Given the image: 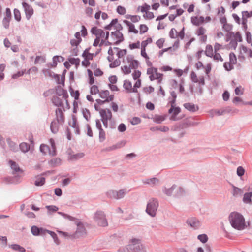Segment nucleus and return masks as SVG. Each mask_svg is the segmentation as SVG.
I'll return each mask as SVG.
<instances>
[{
    "label": "nucleus",
    "mask_w": 252,
    "mask_h": 252,
    "mask_svg": "<svg viewBox=\"0 0 252 252\" xmlns=\"http://www.w3.org/2000/svg\"><path fill=\"white\" fill-rule=\"evenodd\" d=\"M153 119L154 121L157 124H160L165 119L163 116L160 115H155Z\"/></svg>",
    "instance_id": "obj_42"
},
{
    "label": "nucleus",
    "mask_w": 252,
    "mask_h": 252,
    "mask_svg": "<svg viewBox=\"0 0 252 252\" xmlns=\"http://www.w3.org/2000/svg\"><path fill=\"white\" fill-rule=\"evenodd\" d=\"M245 171V170L242 166H239L237 168V175L239 177H242L244 175Z\"/></svg>",
    "instance_id": "obj_51"
},
{
    "label": "nucleus",
    "mask_w": 252,
    "mask_h": 252,
    "mask_svg": "<svg viewBox=\"0 0 252 252\" xmlns=\"http://www.w3.org/2000/svg\"><path fill=\"white\" fill-rule=\"evenodd\" d=\"M229 220L232 227L237 230H241L246 228L245 219L238 212H231L229 216Z\"/></svg>",
    "instance_id": "obj_1"
},
{
    "label": "nucleus",
    "mask_w": 252,
    "mask_h": 252,
    "mask_svg": "<svg viewBox=\"0 0 252 252\" xmlns=\"http://www.w3.org/2000/svg\"><path fill=\"white\" fill-rule=\"evenodd\" d=\"M184 107L188 111L191 112H195L197 111L199 108L197 105H196L191 103H186L184 104Z\"/></svg>",
    "instance_id": "obj_19"
},
{
    "label": "nucleus",
    "mask_w": 252,
    "mask_h": 252,
    "mask_svg": "<svg viewBox=\"0 0 252 252\" xmlns=\"http://www.w3.org/2000/svg\"><path fill=\"white\" fill-rule=\"evenodd\" d=\"M22 5L25 13L26 18L27 20H29L33 14V9L31 5L26 2L23 1Z\"/></svg>",
    "instance_id": "obj_10"
},
{
    "label": "nucleus",
    "mask_w": 252,
    "mask_h": 252,
    "mask_svg": "<svg viewBox=\"0 0 252 252\" xmlns=\"http://www.w3.org/2000/svg\"><path fill=\"white\" fill-rule=\"evenodd\" d=\"M45 207L48 210V213L49 214L52 212H55L59 209V208L55 205H47Z\"/></svg>",
    "instance_id": "obj_36"
},
{
    "label": "nucleus",
    "mask_w": 252,
    "mask_h": 252,
    "mask_svg": "<svg viewBox=\"0 0 252 252\" xmlns=\"http://www.w3.org/2000/svg\"><path fill=\"white\" fill-rule=\"evenodd\" d=\"M231 35L235 36L234 40H236L237 41H237H238V42L242 41V38L241 35L239 32H237L235 35H234V32H229V33H227V34L226 35V40L227 42H228L230 40V39L231 37Z\"/></svg>",
    "instance_id": "obj_21"
},
{
    "label": "nucleus",
    "mask_w": 252,
    "mask_h": 252,
    "mask_svg": "<svg viewBox=\"0 0 252 252\" xmlns=\"http://www.w3.org/2000/svg\"><path fill=\"white\" fill-rule=\"evenodd\" d=\"M150 130L152 131L159 130L162 132H166L168 131L169 130V129L167 126H156L151 127Z\"/></svg>",
    "instance_id": "obj_26"
},
{
    "label": "nucleus",
    "mask_w": 252,
    "mask_h": 252,
    "mask_svg": "<svg viewBox=\"0 0 252 252\" xmlns=\"http://www.w3.org/2000/svg\"><path fill=\"white\" fill-rule=\"evenodd\" d=\"M60 58L62 59L61 61H63L64 60V58L61 56H55L53 58V63L52 64V67H56L57 65L58 62H60V60H59Z\"/></svg>",
    "instance_id": "obj_33"
},
{
    "label": "nucleus",
    "mask_w": 252,
    "mask_h": 252,
    "mask_svg": "<svg viewBox=\"0 0 252 252\" xmlns=\"http://www.w3.org/2000/svg\"><path fill=\"white\" fill-rule=\"evenodd\" d=\"M70 95L72 97H73L75 100H78L80 95V92L78 90L74 91L72 88L69 89Z\"/></svg>",
    "instance_id": "obj_31"
},
{
    "label": "nucleus",
    "mask_w": 252,
    "mask_h": 252,
    "mask_svg": "<svg viewBox=\"0 0 252 252\" xmlns=\"http://www.w3.org/2000/svg\"><path fill=\"white\" fill-rule=\"evenodd\" d=\"M19 149L24 153L27 152L30 150V145L25 142H22L19 145Z\"/></svg>",
    "instance_id": "obj_30"
},
{
    "label": "nucleus",
    "mask_w": 252,
    "mask_h": 252,
    "mask_svg": "<svg viewBox=\"0 0 252 252\" xmlns=\"http://www.w3.org/2000/svg\"><path fill=\"white\" fill-rule=\"evenodd\" d=\"M142 182L144 184H148L153 187L158 184L159 179L157 178L154 177L150 179L143 180Z\"/></svg>",
    "instance_id": "obj_18"
},
{
    "label": "nucleus",
    "mask_w": 252,
    "mask_h": 252,
    "mask_svg": "<svg viewBox=\"0 0 252 252\" xmlns=\"http://www.w3.org/2000/svg\"><path fill=\"white\" fill-rule=\"evenodd\" d=\"M178 32L175 28H172L169 32V36L171 38H175L177 36Z\"/></svg>",
    "instance_id": "obj_50"
},
{
    "label": "nucleus",
    "mask_w": 252,
    "mask_h": 252,
    "mask_svg": "<svg viewBox=\"0 0 252 252\" xmlns=\"http://www.w3.org/2000/svg\"><path fill=\"white\" fill-rule=\"evenodd\" d=\"M8 144L11 151L15 152L18 151L19 148L15 142L12 141H8Z\"/></svg>",
    "instance_id": "obj_34"
},
{
    "label": "nucleus",
    "mask_w": 252,
    "mask_h": 252,
    "mask_svg": "<svg viewBox=\"0 0 252 252\" xmlns=\"http://www.w3.org/2000/svg\"><path fill=\"white\" fill-rule=\"evenodd\" d=\"M131 244L128 245V248L130 249L131 252H146L144 247L141 243L140 240L134 238L131 240Z\"/></svg>",
    "instance_id": "obj_5"
},
{
    "label": "nucleus",
    "mask_w": 252,
    "mask_h": 252,
    "mask_svg": "<svg viewBox=\"0 0 252 252\" xmlns=\"http://www.w3.org/2000/svg\"><path fill=\"white\" fill-rule=\"evenodd\" d=\"M58 214L63 216L64 218L68 219L71 221H73L75 219L74 217L62 212H58Z\"/></svg>",
    "instance_id": "obj_46"
},
{
    "label": "nucleus",
    "mask_w": 252,
    "mask_h": 252,
    "mask_svg": "<svg viewBox=\"0 0 252 252\" xmlns=\"http://www.w3.org/2000/svg\"><path fill=\"white\" fill-rule=\"evenodd\" d=\"M99 93L98 87L96 85H93L90 88V94H96Z\"/></svg>",
    "instance_id": "obj_45"
},
{
    "label": "nucleus",
    "mask_w": 252,
    "mask_h": 252,
    "mask_svg": "<svg viewBox=\"0 0 252 252\" xmlns=\"http://www.w3.org/2000/svg\"><path fill=\"white\" fill-rule=\"evenodd\" d=\"M125 142L123 143V142H121L118 143L115 145L110 146V149H111L112 150H115L117 149L120 148L122 147L123 146H124L125 145Z\"/></svg>",
    "instance_id": "obj_44"
},
{
    "label": "nucleus",
    "mask_w": 252,
    "mask_h": 252,
    "mask_svg": "<svg viewBox=\"0 0 252 252\" xmlns=\"http://www.w3.org/2000/svg\"><path fill=\"white\" fill-rule=\"evenodd\" d=\"M121 69L125 74H128L130 73L131 69L130 67V66L125 65L124 66L121 67Z\"/></svg>",
    "instance_id": "obj_59"
},
{
    "label": "nucleus",
    "mask_w": 252,
    "mask_h": 252,
    "mask_svg": "<svg viewBox=\"0 0 252 252\" xmlns=\"http://www.w3.org/2000/svg\"><path fill=\"white\" fill-rule=\"evenodd\" d=\"M100 115L102 118H107L108 120H111L112 117V113L108 109L107 110H101L100 111Z\"/></svg>",
    "instance_id": "obj_20"
},
{
    "label": "nucleus",
    "mask_w": 252,
    "mask_h": 252,
    "mask_svg": "<svg viewBox=\"0 0 252 252\" xmlns=\"http://www.w3.org/2000/svg\"><path fill=\"white\" fill-rule=\"evenodd\" d=\"M45 183V178L43 177H37L36 180L35 181L34 184L36 186H42Z\"/></svg>",
    "instance_id": "obj_32"
},
{
    "label": "nucleus",
    "mask_w": 252,
    "mask_h": 252,
    "mask_svg": "<svg viewBox=\"0 0 252 252\" xmlns=\"http://www.w3.org/2000/svg\"><path fill=\"white\" fill-rule=\"evenodd\" d=\"M111 36L114 40H116L114 45H118L124 40L123 33L118 31L111 32Z\"/></svg>",
    "instance_id": "obj_8"
},
{
    "label": "nucleus",
    "mask_w": 252,
    "mask_h": 252,
    "mask_svg": "<svg viewBox=\"0 0 252 252\" xmlns=\"http://www.w3.org/2000/svg\"><path fill=\"white\" fill-rule=\"evenodd\" d=\"M123 87L125 88L127 93H137L138 92L137 89L132 88L131 82L127 80H124Z\"/></svg>",
    "instance_id": "obj_14"
},
{
    "label": "nucleus",
    "mask_w": 252,
    "mask_h": 252,
    "mask_svg": "<svg viewBox=\"0 0 252 252\" xmlns=\"http://www.w3.org/2000/svg\"><path fill=\"white\" fill-rule=\"evenodd\" d=\"M26 72V69L17 72L16 73L14 74L12 76V78L17 79L19 77L22 76Z\"/></svg>",
    "instance_id": "obj_49"
},
{
    "label": "nucleus",
    "mask_w": 252,
    "mask_h": 252,
    "mask_svg": "<svg viewBox=\"0 0 252 252\" xmlns=\"http://www.w3.org/2000/svg\"><path fill=\"white\" fill-rule=\"evenodd\" d=\"M61 162V160L59 158H53L49 161V163L53 167H56L60 165Z\"/></svg>",
    "instance_id": "obj_35"
},
{
    "label": "nucleus",
    "mask_w": 252,
    "mask_h": 252,
    "mask_svg": "<svg viewBox=\"0 0 252 252\" xmlns=\"http://www.w3.org/2000/svg\"><path fill=\"white\" fill-rule=\"evenodd\" d=\"M91 32L92 34L95 35L96 37H98L99 38H104L105 32L103 30L98 29L97 27H93L91 29Z\"/></svg>",
    "instance_id": "obj_12"
},
{
    "label": "nucleus",
    "mask_w": 252,
    "mask_h": 252,
    "mask_svg": "<svg viewBox=\"0 0 252 252\" xmlns=\"http://www.w3.org/2000/svg\"><path fill=\"white\" fill-rule=\"evenodd\" d=\"M12 19V14L9 8H6L5 12L4 14V17L2 21V25L6 29L9 28L10 22Z\"/></svg>",
    "instance_id": "obj_7"
},
{
    "label": "nucleus",
    "mask_w": 252,
    "mask_h": 252,
    "mask_svg": "<svg viewBox=\"0 0 252 252\" xmlns=\"http://www.w3.org/2000/svg\"><path fill=\"white\" fill-rule=\"evenodd\" d=\"M81 41H82V39H80L79 40H77V39L76 40V39H73L70 40V44L72 46L77 47V46L80 44V43Z\"/></svg>",
    "instance_id": "obj_62"
},
{
    "label": "nucleus",
    "mask_w": 252,
    "mask_h": 252,
    "mask_svg": "<svg viewBox=\"0 0 252 252\" xmlns=\"http://www.w3.org/2000/svg\"><path fill=\"white\" fill-rule=\"evenodd\" d=\"M72 123H69V125L71 127H73V128H75L79 126L78 124H77V120L75 116H72Z\"/></svg>",
    "instance_id": "obj_57"
},
{
    "label": "nucleus",
    "mask_w": 252,
    "mask_h": 252,
    "mask_svg": "<svg viewBox=\"0 0 252 252\" xmlns=\"http://www.w3.org/2000/svg\"><path fill=\"white\" fill-rule=\"evenodd\" d=\"M128 32H133L135 34H137L138 32V31L135 28V26L132 23L128 26Z\"/></svg>",
    "instance_id": "obj_60"
},
{
    "label": "nucleus",
    "mask_w": 252,
    "mask_h": 252,
    "mask_svg": "<svg viewBox=\"0 0 252 252\" xmlns=\"http://www.w3.org/2000/svg\"><path fill=\"white\" fill-rule=\"evenodd\" d=\"M242 18H250L252 16V11L249 12L248 11H244L242 12Z\"/></svg>",
    "instance_id": "obj_63"
},
{
    "label": "nucleus",
    "mask_w": 252,
    "mask_h": 252,
    "mask_svg": "<svg viewBox=\"0 0 252 252\" xmlns=\"http://www.w3.org/2000/svg\"><path fill=\"white\" fill-rule=\"evenodd\" d=\"M46 233L50 235L56 244L59 245L60 244V241L58 238L57 235L54 232L46 229L45 234Z\"/></svg>",
    "instance_id": "obj_27"
},
{
    "label": "nucleus",
    "mask_w": 252,
    "mask_h": 252,
    "mask_svg": "<svg viewBox=\"0 0 252 252\" xmlns=\"http://www.w3.org/2000/svg\"><path fill=\"white\" fill-rule=\"evenodd\" d=\"M56 94L58 96H63L62 98L66 99L68 97V94L66 90L63 89L60 86L56 88Z\"/></svg>",
    "instance_id": "obj_13"
},
{
    "label": "nucleus",
    "mask_w": 252,
    "mask_h": 252,
    "mask_svg": "<svg viewBox=\"0 0 252 252\" xmlns=\"http://www.w3.org/2000/svg\"><path fill=\"white\" fill-rule=\"evenodd\" d=\"M152 42L151 38L149 37L146 40L143 41L141 43V48H145L147 45Z\"/></svg>",
    "instance_id": "obj_55"
},
{
    "label": "nucleus",
    "mask_w": 252,
    "mask_h": 252,
    "mask_svg": "<svg viewBox=\"0 0 252 252\" xmlns=\"http://www.w3.org/2000/svg\"><path fill=\"white\" fill-rule=\"evenodd\" d=\"M13 12H14V19L17 22H20L21 20V13H20V11L18 9L15 8L14 9Z\"/></svg>",
    "instance_id": "obj_38"
},
{
    "label": "nucleus",
    "mask_w": 252,
    "mask_h": 252,
    "mask_svg": "<svg viewBox=\"0 0 252 252\" xmlns=\"http://www.w3.org/2000/svg\"><path fill=\"white\" fill-rule=\"evenodd\" d=\"M9 164L10 165L11 168L13 170V174H14L15 172L22 171V170L20 168L18 164H17L16 163V162H15L13 160H10L9 161Z\"/></svg>",
    "instance_id": "obj_24"
},
{
    "label": "nucleus",
    "mask_w": 252,
    "mask_h": 252,
    "mask_svg": "<svg viewBox=\"0 0 252 252\" xmlns=\"http://www.w3.org/2000/svg\"><path fill=\"white\" fill-rule=\"evenodd\" d=\"M223 67L227 71H230L234 68L233 65L228 62H225L224 63Z\"/></svg>",
    "instance_id": "obj_58"
},
{
    "label": "nucleus",
    "mask_w": 252,
    "mask_h": 252,
    "mask_svg": "<svg viewBox=\"0 0 252 252\" xmlns=\"http://www.w3.org/2000/svg\"><path fill=\"white\" fill-rule=\"evenodd\" d=\"M252 192L245 193L243 197V201L244 203L251 204L252 201Z\"/></svg>",
    "instance_id": "obj_23"
},
{
    "label": "nucleus",
    "mask_w": 252,
    "mask_h": 252,
    "mask_svg": "<svg viewBox=\"0 0 252 252\" xmlns=\"http://www.w3.org/2000/svg\"><path fill=\"white\" fill-rule=\"evenodd\" d=\"M99 139L101 142H103L106 139L105 132L103 129L99 130Z\"/></svg>",
    "instance_id": "obj_43"
},
{
    "label": "nucleus",
    "mask_w": 252,
    "mask_h": 252,
    "mask_svg": "<svg viewBox=\"0 0 252 252\" xmlns=\"http://www.w3.org/2000/svg\"><path fill=\"white\" fill-rule=\"evenodd\" d=\"M63 109L61 108H58L55 111L56 118L55 120L59 122L61 125H63L65 122V117Z\"/></svg>",
    "instance_id": "obj_11"
},
{
    "label": "nucleus",
    "mask_w": 252,
    "mask_h": 252,
    "mask_svg": "<svg viewBox=\"0 0 252 252\" xmlns=\"http://www.w3.org/2000/svg\"><path fill=\"white\" fill-rule=\"evenodd\" d=\"M129 191V190H127L126 189H123L119 191L110 190L106 192V195L109 198L119 200L124 198Z\"/></svg>",
    "instance_id": "obj_3"
},
{
    "label": "nucleus",
    "mask_w": 252,
    "mask_h": 252,
    "mask_svg": "<svg viewBox=\"0 0 252 252\" xmlns=\"http://www.w3.org/2000/svg\"><path fill=\"white\" fill-rule=\"evenodd\" d=\"M140 32L139 33L140 34H142L148 31V28L145 24H141L139 27Z\"/></svg>",
    "instance_id": "obj_47"
},
{
    "label": "nucleus",
    "mask_w": 252,
    "mask_h": 252,
    "mask_svg": "<svg viewBox=\"0 0 252 252\" xmlns=\"http://www.w3.org/2000/svg\"><path fill=\"white\" fill-rule=\"evenodd\" d=\"M121 62L119 60H115L109 64L110 68H113L119 66L120 65Z\"/></svg>",
    "instance_id": "obj_52"
},
{
    "label": "nucleus",
    "mask_w": 252,
    "mask_h": 252,
    "mask_svg": "<svg viewBox=\"0 0 252 252\" xmlns=\"http://www.w3.org/2000/svg\"><path fill=\"white\" fill-rule=\"evenodd\" d=\"M109 91L108 90L102 91L99 93V96L102 98H105L109 95Z\"/></svg>",
    "instance_id": "obj_54"
},
{
    "label": "nucleus",
    "mask_w": 252,
    "mask_h": 252,
    "mask_svg": "<svg viewBox=\"0 0 252 252\" xmlns=\"http://www.w3.org/2000/svg\"><path fill=\"white\" fill-rule=\"evenodd\" d=\"M86 234V229L83 224L79 222L77 224V228L76 232L69 237L73 239H77L84 236Z\"/></svg>",
    "instance_id": "obj_6"
},
{
    "label": "nucleus",
    "mask_w": 252,
    "mask_h": 252,
    "mask_svg": "<svg viewBox=\"0 0 252 252\" xmlns=\"http://www.w3.org/2000/svg\"><path fill=\"white\" fill-rule=\"evenodd\" d=\"M46 229L43 228H39L36 226H32L31 228V232L34 236L45 235Z\"/></svg>",
    "instance_id": "obj_15"
},
{
    "label": "nucleus",
    "mask_w": 252,
    "mask_h": 252,
    "mask_svg": "<svg viewBox=\"0 0 252 252\" xmlns=\"http://www.w3.org/2000/svg\"><path fill=\"white\" fill-rule=\"evenodd\" d=\"M177 188V186L175 185H173L171 188H164L163 189V192L166 194L168 196H171L175 188Z\"/></svg>",
    "instance_id": "obj_29"
},
{
    "label": "nucleus",
    "mask_w": 252,
    "mask_h": 252,
    "mask_svg": "<svg viewBox=\"0 0 252 252\" xmlns=\"http://www.w3.org/2000/svg\"><path fill=\"white\" fill-rule=\"evenodd\" d=\"M229 61L231 64H235L237 63V58L235 54L233 52H231L229 54Z\"/></svg>",
    "instance_id": "obj_39"
},
{
    "label": "nucleus",
    "mask_w": 252,
    "mask_h": 252,
    "mask_svg": "<svg viewBox=\"0 0 252 252\" xmlns=\"http://www.w3.org/2000/svg\"><path fill=\"white\" fill-rule=\"evenodd\" d=\"M185 194V191L184 189L181 187H178L177 189V192L175 194L176 197H180L183 195Z\"/></svg>",
    "instance_id": "obj_53"
},
{
    "label": "nucleus",
    "mask_w": 252,
    "mask_h": 252,
    "mask_svg": "<svg viewBox=\"0 0 252 252\" xmlns=\"http://www.w3.org/2000/svg\"><path fill=\"white\" fill-rule=\"evenodd\" d=\"M94 219L95 222L101 227H106L108 225L107 220L104 212L102 211H97L94 216Z\"/></svg>",
    "instance_id": "obj_4"
},
{
    "label": "nucleus",
    "mask_w": 252,
    "mask_h": 252,
    "mask_svg": "<svg viewBox=\"0 0 252 252\" xmlns=\"http://www.w3.org/2000/svg\"><path fill=\"white\" fill-rule=\"evenodd\" d=\"M52 102L57 107H60L61 108L64 109V105L62 99L57 96H53L52 98Z\"/></svg>",
    "instance_id": "obj_17"
},
{
    "label": "nucleus",
    "mask_w": 252,
    "mask_h": 252,
    "mask_svg": "<svg viewBox=\"0 0 252 252\" xmlns=\"http://www.w3.org/2000/svg\"><path fill=\"white\" fill-rule=\"evenodd\" d=\"M9 247L11 248L13 250L18 251L19 252H26L25 249L18 244H13L9 245Z\"/></svg>",
    "instance_id": "obj_25"
},
{
    "label": "nucleus",
    "mask_w": 252,
    "mask_h": 252,
    "mask_svg": "<svg viewBox=\"0 0 252 252\" xmlns=\"http://www.w3.org/2000/svg\"><path fill=\"white\" fill-rule=\"evenodd\" d=\"M213 48L211 45H207L206 47L205 55L211 57L213 56Z\"/></svg>",
    "instance_id": "obj_37"
},
{
    "label": "nucleus",
    "mask_w": 252,
    "mask_h": 252,
    "mask_svg": "<svg viewBox=\"0 0 252 252\" xmlns=\"http://www.w3.org/2000/svg\"><path fill=\"white\" fill-rule=\"evenodd\" d=\"M232 194L234 197H237L239 195H241L243 193V190L237 187L232 185Z\"/></svg>",
    "instance_id": "obj_28"
},
{
    "label": "nucleus",
    "mask_w": 252,
    "mask_h": 252,
    "mask_svg": "<svg viewBox=\"0 0 252 252\" xmlns=\"http://www.w3.org/2000/svg\"><path fill=\"white\" fill-rule=\"evenodd\" d=\"M158 207V201L156 198L150 199L147 204L146 209L147 213L151 217H155Z\"/></svg>",
    "instance_id": "obj_2"
},
{
    "label": "nucleus",
    "mask_w": 252,
    "mask_h": 252,
    "mask_svg": "<svg viewBox=\"0 0 252 252\" xmlns=\"http://www.w3.org/2000/svg\"><path fill=\"white\" fill-rule=\"evenodd\" d=\"M83 115L84 118L87 121H89L90 118V113L88 109H85L83 110Z\"/></svg>",
    "instance_id": "obj_48"
},
{
    "label": "nucleus",
    "mask_w": 252,
    "mask_h": 252,
    "mask_svg": "<svg viewBox=\"0 0 252 252\" xmlns=\"http://www.w3.org/2000/svg\"><path fill=\"white\" fill-rule=\"evenodd\" d=\"M187 224L189 225L191 228L194 230L199 229L201 225V222L195 217H191L189 218L186 221Z\"/></svg>",
    "instance_id": "obj_9"
},
{
    "label": "nucleus",
    "mask_w": 252,
    "mask_h": 252,
    "mask_svg": "<svg viewBox=\"0 0 252 252\" xmlns=\"http://www.w3.org/2000/svg\"><path fill=\"white\" fill-rule=\"evenodd\" d=\"M140 122L141 119L139 118L136 117H133L130 121L131 124L133 125H137L140 123Z\"/></svg>",
    "instance_id": "obj_64"
},
{
    "label": "nucleus",
    "mask_w": 252,
    "mask_h": 252,
    "mask_svg": "<svg viewBox=\"0 0 252 252\" xmlns=\"http://www.w3.org/2000/svg\"><path fill=\"white\" fill-rule=\"evenodd\" d=\"M60 125V122L55 119L52 121L50 124V129L53 133L55 134L58 132Z\"/></svg>",
    "instance_id": "obj_16"
},
{
    "label": "nucleus",
    "mask_w": 252,
    "mask_h": 252,
    "mask_svg": "<svg viewBox=\"0 0 252 252\" xmlns=\"http://www.w3.org/2000/svg\"><path fill=\"white\" fill-rule=\"evenodd\" d=\"M68 61L71 64H74L76 66L80 64V60L79 58H71L68 59Z\"/></svg>",
    "instance_id": "obj_40"
},
{
    "label": "nucleus",
    "mask_w": 252,
    "mask_h": 252,
    "mask_svg": "<svg viewBox=\"0 0 252 252\" xmlns=\"http://www.w3.org/2000/svg\"><path fill=\"white\" fill-rule=\"evenodd\" d=\"M85 154L83 153H78L75 154H69V160L71 161H76L84 157Z\"/></svg>",
    "instance_id": "obj_22"
},
{
    "label": "nucleus",
    "mask_w": 252,
    "mask_h": 252,
    "mask_svg": "<svg viewBox=\"0 0 252 252\" xmlns=\"http://www.w3.org/2000/svg\"><path fill=\"white\" fill-rule=\"evenodd\" d=\"M197 238L203 243H206L208 239L207 235L205 234H199L198 235Z\"/></svg>",
    "instance_id": "obj_41"
},
{
    "label": "nucleus",
    "mask_w": 252,
    "mask_h": 252,
    "mask_svg": "<svg viewBox=\"0 0 252 252\" xmlns=\"http://www.w3.org/2000/svg\"><path fill=\"white\" fill-rule=\"evenodd\" d=\"M117 12L120 15H124L126 12V10L125 7L120 5L117 8Z\"/></svg>",
    "instance_id": "obj_61"
},
{
    "label": "nucleus",
    "mask_w": 252,
    "mask_h": 252,
    "mask_svg": "<svg viewBox=\"0 0 252 252\" xmlns=\"http://www.w3.org/2000/svg\"><path fill=\"white\" fill-rule=\"evenodd\" d=\"M138 62L137 60H134L131 62L129 66L131 68V69H137L138 67Z\"/></svg>",
    "instance_id": "obj_56"
}]
</instances>
